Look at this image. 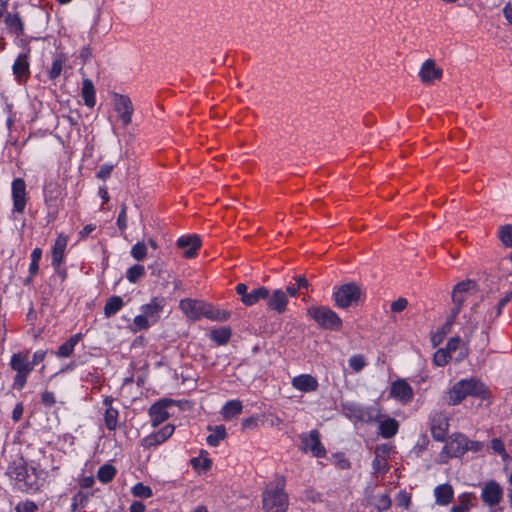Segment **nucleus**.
Returning <instances> with one entry per match:
<instances>
[{
  "label": "nucleus",
  "instance_id": "obj_11",
  "mask_svg": "<svg viewBox=\"0 0 512 512\" xmlns=\"http://www.w3.org/2000/svg\"><path fill=\"white\" fill-rule=\"evenodd\" d=\"M470 441L462 434L455 435L443 448L441 455H446L447 458L459 457L467 450L472 449L469 447Z\"/></svg>",
  "mask_w": 512,
  "mask_h": 512
},
{
  "label": "nucleus",
  "instance_id": "obj_18",
  "mask_svg": "<svg viewBox=\"0 0 512 512\" xmlns=\"http://www.w3.org/2000/svg\"><path fill=\"white\" fill-rule=\"evenodd\" d=\"M12 71L18 83H24L30 76V64L28 53H21L16 58Z\"/></svg>",
  "mask_w": 512,
  "mask_h": 512
},
{
  "label": "nucleus",
  "instance_id": "obj_8",
  "mask_svg": "<svg viewBox=\"0 0 512 512\" xmlns=\"http://www.w3.org/2000/svg\"><path fill=\"white\" fill-rule=\"evenodd\" d=\"M113 105L123 126H128L132 121V115L134 112L131 99L127 95L114 93Z\"/></svg>",
  "mask_w": 512,
  "mask_h": 512
},
{
  "label": "nucleus",
  "instance_id": "obj_55",
  "mask_svg": "<svg viewBox=\"0 0 512 512\" xmlns=\"http://www.w3.org/2000/svg\"><path fill=\"white\" fill-rule=\"evenodd\" d=\"M114 166L112 164H103L97 172V178L106 180L110 177Z\"/></svg>",
  "mask_w": 512,
  "mask_h": 512
},
{
  "label": "nucleus",
  "instance_id": "obj_16",
  "mask_svg": "<svg viewBox=\"0 0 512 512\" xmlns=\"http://www.w3.org/2000/svg\"><path fill=\"white\" fill-rule=\"evenodd\" d=\"M164 306V298L154 297L149 303L142 305L140 310L154 325L159 321Z\"/></svg>",
  "mask_w": 512,
  "mask_h": 512
},
{
  "label": "nucleus",
  "instance_id": "obj_31",
  "mask_svg": "<svg viewBox=\"0 0 512 512\" xmlns=\"http://www.w3.org/2000/svg\"><path fill=\"white\" fill-rule=\"evenodd\" d=\"M81 95L86 106L89 108H93L95 106V88L90 79L83 80Z\"/></svg>",
  "mask_w": 512,
  "mask_h": 512
},
{
  "label": "nucleus",
  "instance_id": "obj_33",
  "mask_svg": "<svg viewBox=\"0 0 512 512\" xmlns=\"http://www.w3.org/2000/svg\"><path fill=\"white\" fill-rule=\"evenodd\" d=\"M269 297V290L266 287H259L248 293V296H244L243 303L247 306H252L259 302L261 299Z\"/></svg>",
  "mask_w": 512,
  "mask_h": 512
},
{
  "label": "nucleus",
  "instance_id": "obj_26",
  "mask_svg": "<svg viewBox=\"0 0 512 512\" xmlns=\"http://www.w3.org/2000/svg\"><path fill=\"white\" fill-rule=\"evenodd\" d=\"M434 496L436 504L447 506L453 499L454 490L450 484H441L435 487Z\"/></svg>",
  "mask_w": 512,
  "mask_h": 512
},
{
  "label": "nucleus",
  "instance_id": "obj_27",
  "mask_svg": "<svg viewBox=\"0 0 512 512\" xmlns=\"http://www.w3.org/2000/svg\"><path fill=\"white\" fill-rule=\"evenodd\" d=\"M43 194L46 206L51 208L56 206V203L61 195V189L56 182L49 181L44 186Z\"/></svg>",
  "mask_w": 512,
  "mask_h": 512
},
{
  "label": "nucleus",
  "instance_id": "obj_61",
  "mask_svg": "<svg viewBox=\"0 0 512 512\" xmlns=\"http://www.w3.org/2000/svg\"><path fill=\"white\" fill-rule=\"evenodd\" d=\"M397 503L399 506L408 507L410 504V496L404 492L399 493Z\"/></svg>",
  "mask_w": 512,
  "mask_h": 512
},
{
  "label": "nucleus",
  "instance_id": "obj_4",
  "mask_svg": "<svg viewBox=\"0 0 512 512\" xmlns=\"http://www.w3.org/2000/svg\"><path fill=\"white\" fill-rule=\"evenodd\" d=\"M9 365L15 372L13 387L21 390L26 385L28 376L33 370L29 360V351L14 353L11 356Z\"/></svg>",
  "mask_w": 512,
  "mask_h": 512
},
{
  "label": "nucleus",
  "instance_id": "obj_40",
  "mask_svg": "<svg viewBox=\"0 0 512 512\" xmlns=\"http://www.w3.org/2000/svg\"><path fill=\"white\" fill-rule=\"evenodd\" d=\"M116 472L117 470L113 465L105 464L98 469L97 478L102 483H109L115 477Z\"/></svg>",
  "mask_w": 512,
  "mask_h": 512
},
{
  "label": "nucleus",
  "instance_id": "obj_9",
  "mask_svg": "<svg viewBox=\"0 0 512 512\" xmlns=\"http://www.w3.org/2000/svg\"><path fill=\"white\" fill-rule=\"evenodd\" d=\"M480 497L486 506L494 507L503 499V488L497 481L489 480L483 484Z\"/></svg>",
  "mask_w": 512,
  "mask_h": 512
},
{
  "label": "nucleus",
  "instance_id": "obj_29",
  "mask_svg": "<svg viewBox=\"0 0 512 512\" xmlns=\"http://www.w3.org/2000/svg\"><path fill=\"white\" fill-rule=\"evenodd\" d=\"M113 399L106 397L103 404L106 406L104 413V422L108 430L113 431L116 429L118 424V410L111 406Z\"/></svg>",
  "mask_w": 512,
  "mask_h": 512
},
{
  "label": "nucleus",
  "instance_id": "obj_14",
  "mask_svg": "<svg viewBox=\"0 0 512 512\" xmlns=\"http://www.w3.org/2000/svg\"><path fill=\"white\" fill-rule=\"evenodd\" d=\"M459 382L466 397L474 396L485 399L488 395L485 384L476 378L462 379Z\"/></svg>",
  "mask_w": 512,
  "mask_h": 512
},
{
  "label": "nucleus",
  "instance_id": "obj_43",
  "mask_svg": "<svg viewBox=\"0 0 512 512\" xmlns=\"http://www.w3.org/2000/svg\"><path fill=\"white\" fill-rule=\"evenodd\" d=\"M145 274V268L143 265L136 264L130 267L126 272V277L129 282L136 283Z\"/></svg>",
  "mask_w": 512,
  "mask_h": 512
},
{
  "label": "nucleus",
  "instance_id": "obj_62",
  "mask_svg": "<svg viewBox=\"0 0 512 512\" xmlns=\"http://www.w3.org/2000/svg\"><path fill=\"white\" fill-rule=\"evenodd\" d=\"M39 270V263L38 262H31L29 266V277L26 279V283H29L31 279L38 273Z\"/></svg>",
  "mask_w": 512,
  "mask_h": 512
},
{
  "label": "nucleus",
  "instance_id": "obj_1",
  "mask_svg": "<svg viewBox=\"0 0 512 512\" xmlns=\"http://www.w3.org/2000/svg\"><path fill=\"white\" fill-rule=\"evenodd\" d=\"M6 475L15 483L18 490L24 493H36L41 488L39 473L33 466H29L22 455H16L6 469Z\"/></svg>",
  "mask_w": 512,
  "mask_h": 512
},
{
  "label": "nucleus",
  "instance_id": "obj_36",
  "mask_svg": "<svg viewBox=\"0 0 512 512\" xmlns=\"http://www.w3.org/2000/svg\"><path fill=\"white\" fill-rule=\"evenodd\" d=\"M123 304V299L120 296L110 297L104 306L105 316L109 318L115 315L123 307Z\"/></svg>",
  "mask_w": 512,
  "mask_h": 512
},
{
  "label": "nucleus",
  "instance_id": "obj_45",
  "mask_svg": "<svg viewBox=\"0 0 512 512\" xmlns=\"http://www.w3.org/2000/svg\"><path fill=\"white\" fill-rule=\"evenodd\" d=\"M131 493L134 497L138 498H150L153 496L151 487L144 485L143 483H137L131 488Z\"/></svg>",
  "mask_w": 512,
  "mask_h": 512
},
{
  "label": "nucleus",
  "instance_id": "obj_44",
  "mask_svg": "<svg viewBox=\"0 0 512 512\" xmlns=\"http://www.w3.org/2000/svg\"><path fill=\"white\" fill-rule=\"evenodd\" d=\"M152 325L153 324L151 321L143 313H141L134 318L131 330L133 332H138L141 330H146Z\"/></svg>",
  "mask_w": 512,
  "mask_h": 512
},
{
  "label": "nucleus",
  "instance_id": "obj_53",
  "mask_svg": "<svg viewBox=\"0 0 512 512\" xmlns=\"http://www.w3.org/2000/svg\"><path fill=\"white\" fill-rule=\"evenodd\" d=\"M491 447L494 450V452L502 455L503 459H506L508 457L504 443L499 438H494L491 441Z\"/></svg>",
  "mask_w": 512,
  "mask_h": 512
},
{
  "label": "nucleus",
  "instance_id": "obj_2",
  "mask_svg": "<svg viewBox=\"0 0 512 512\" xmlns=\"http://www.w3.org/2000/svg\"><path fill=\"white\" fill-rule=\"evenodd\" d=\"M181 311L190 319L197 320L206 317L216 321H226L229 313L226 311L215 310L209 304L194 299H183L179 303Z\"/></svg>",
  "mask_w": 512,
  "mask_h": 512
},
{
  "label": "nucleus",
  "instance_id": "obj_24",
  "mask_svg": "<svg viewBox=\"0 0 512 512\" xmlns=\"http://www.w3.org/2000/svg\"><path fill=\"white\" fill-rule=\"evenodd\" d=\"M421 81L424 84H431L442 77V69L436 67L433 60H426L419 72Z\"/></svg>",
  "mask_w": 512,
  "mask_h": 512
},
{
  "label": "nucleus",
  "instance_id": "obj_57",
  "mask_svg": "<svg viewBox=\"0 0 512 512\" xmlns=\"http://www.w3.org/2000/svg\"><path fill=\"white\" fill-rule=\"evenodd\" d=\"M408 305V301L406 298H398L396 301L391 304V311L398 313L406 309Z\"/></svg>",
  "mask_w": 512,
  "mask_h": 512
},
{
  "label": "nucleus",
  "instance_id": "obj_10",
  "mask_svg": "<svg viewBox=\"0 0 512 512\" xmlns=\"http://www.w3.org/2000/svg\"><path fill=\"white\" fill-rule=\"evenodd\" d=\"M302 450L311 452L314 457L321 458L326 454V450L320 441V434L317 430L300 435Z\"/></svg>",
  "mask_w": 512,
  "mask_h": 512
},
{
  "label": "nucleus",
  "instance_id": "obj_49",
  "mask_svg": "<svg viewBox=\"0 0 512 512\" xmlns=\"http://www.w3.org/2000/svg\"><path fill=\"white\" fill-rule=\"evenodd\" d=\"M455 319H456V317L453 316V311H451V314L448 317L446 323L442 326L441 331L433 337V342L435 345L437 344L436 338L438 336H439V340H441L443 336H445L446 334H448L451 331V328L455 322Z\"/></svg>",
  "mask_w": 512,
  "mask_h": 512
},
{
  "label": "nucleus",
  "instance_id": "obj_25",
  "mask_svg": "<svg viewBox=\"0 0 512 512\" xmlns=\"http://www.w3.org/2000/svg\"><path fill=\"white\" fill-rule=\"evenodd\" d=\"M68 243V239L63 234H60L53 245L52 249V265L58 268L63 261L64 252Z\"/></svg>",
  "mask_w": 512,
  "mask_h": 512
},
{
  "label": "nucleus",
  "instance_id": "obj_52",
  "mask_svg": "<svg viewBox=\"0 0 512 512\" xmlns=\"http://www.w3.org/2000/svg\"><path fill=\"white\" fill-rule=\"evenodd\" d=\"M38 509L37 505L33 501H24L15 507L16 512H36Z\"/></svg>",
  "mask_w": 512,
  "mask_h": 512
},
{
  "label": "nucleus",
  "instance_id": "obj_47",
  "mask_svg": "<svg viewBox=\"0 0 512 512\" xmlns=\"http://www.w3.org/2000/svg\"><path fill=\"white\" fill-rule=\"evenodd\" d=\"M453 359V357L445 350L444 348L438 349L433 357V362L436 366L443 367L448 362Z\"/></svg>",
  "mask_w": 512,
  "mask_h": 512
},
{
  "label": "nucleus",
  "instance_id": "obj_64",
  "mask_svg": "<svg viewBox=\"0 0 512 512\" xmlns=\"http://www.w3.org/2000/svg\"><path fill=\"white\" fill-rule=\"evenodd\" d=\"M145 505L140 501H134L130 505L129 511L130 512H145Z\"/></svg>",
  "mask_w": 512,
  "mask_h": 512
},
{
  "label": "nucleus",
  "instance_id": "obj_41",
  "mask_svg": "<svg viewBox=\"0 0 512 512\" xmlns=\"http://www.w3.org/2000/svg\"><path fill=\"white\" fill-rule=\"evenodd\" d=\"M225 436V427L223 425L216 426L214 429H212V433L208 435L207 443L212 447H216L219 445L220 441H222L225 438Z\"/></svg>",
  "mask_w": 512,
  "mask_h": 512
},
{
  "label": "nucleus",
  "instance_id": "obj_17",
  "mask_svg": "<svg viewBox=\"0 0 512 512\" xmlns=\"http://www.w3.org/2000/svg\"><path fill=\"white\" fill-rule=\"evenodd\" d=\"M7 32L15 37L24 35L25 26L19 12H7L4 17Z\"/></svg>",
  "mask_w": 512,
  "mask_h": 512
},
{
  "label": "nucleus",
  "instance_id": "obj_34",
  "mask_svg": "<svg viewBox=\"0 0 512 512\" xmlns=\"http://www.w3.org/2000/svg\"><path fill=\"white\" fill-rule=\"evenodd\" d=\"M81 340V334H75L71 336L65 343H63L56 352L58 357H69L77 343Z\"/></svg>",
  "mask_w": 512,
  "mask_h": 512
},
{
  "label": "nucleus",
  "instance_id": "obj_54",
  "mask_svg": "<svg viewBox=\"0 0 512 512\" xmlns=\"http://www.w3.org/2000/svg\"><path fill=\"white\" fill-rule=\"evenodd\" d=\"M127 207L125 204H122L121 205V211L118 215V219H117V225H118V228L121 230V231H124L126 228H127Z\"/></svg>",
  "mask_w": 512,
  "mask_h": 512
},
{
  "label": "nucleus",
  "instance_id": "obj_37",
  "mask_svg": "<svg viewBox=\"0 0 512 512\" xmlns=\"http://www.w3.org/2000/svg\"><path fill=\"white\" fill-rule=\"evenodd\" d=\"M66 61L67 57L64 54H58L54 57L51 69L48 72V76L51 80H55L60 76L63 65Z\"/></svg>",
  "mask_w": 512,
  "mask_h": 512
},
{
  "label": "nucleus",
  "instance_id": "obj_12",
  "mask_svg": "<svg viewBox=\"0 0 512 512\" xmlns=\"http://www.w3.org/2000/svg\"><path fill=\"white\" fill-rule=\"evenodd\" d=\"M13 211L23 213L26 207V184L22 178H16L12 182Z\"/></svg>",
  "mask_w": 512,
  "mask_h": 512
},
{
  "label": "nucleus",
  "instance_id": "obj_23",
  "mask_svg": "<svg viewBox=\"0 0 512 512\" xmlns=\"http://www.w3.org/2000/svg\"><path fill=\"white\" fill-rule=\"evenodd\" d=\"M292 386L304 393L314 392L318 389V380L310 374H301L291 381Z\"/></svg>",
  "mask_w": 512,
  "mask_h": 512
},
{
  "label": "nucleus",
  "instance_id": "obj_42",
  "mask_svg": "<svg viewBox=\"0 0 512 512\" xmlns=\"http://www.w3.org/2000/svg\"><path fill=\"white\" fill-rule=\"evenodd\" d=\"M498 236L503 245L512 248V224L501 226L498 232ZM510 259L512 261V254Z\"/></svg>",
  "mask_w": 512,
  "mask_h": 512
},
{
  "label": "nucleus",
  "instance_id": "obj_7",
  "mask_svg": "<svg viewBox=\"0 0 512 512\" xmlns=\"http://www.w3.org/2000/svg\"><path fill=\"white\" fill-rule=\"evenodd\" d=\"M476 292V283L472 280H466L458 283L452 292V300L455 307L452 309L453 316L457 317L461 311L462 304L467 296Z\"/></svg>",
  "mask_w": 512,
  "mask_h": 512
},
{
  "label": "nucleus",
  "instance_id": "obj_15",
  "mask_svg": "<svg viewBox=\"0 0 512 512\" xmlns=\"http://www.w3.org/2000/svg\"><path fill=\"white\" fill-rule=\"evenodd\" d=\"M172 404V400L162 399L153 404L149 409L151 423L154 427L160 425L169 418L167 408Z\"/></svg>",
  "mask_w": 512,
  "mask_h": 512
},
{
  "label": "nucleus",
  "instance_id": "obj_20",
  "mask_svg": "<svg viewBox=\"0 0 512 512\" xmlns=\"http://www.w3.org/2000/svg\"><path fill=\"white\" fill-rule=\"evenodd\" d=\"M177 246L183 250V255L186 258H193L201 246V241L196 235L182 236L178 239Z\"/></svg>",
  "mask_w": 512,
  "mask_h": 512
},
{
  "label": "nucleus",
  "instance_id": "obj_21",
  "mask_svg": "<svg viewBox=\"0 0 512 512\" xmlns=\"http://www.w3.org/2000/svg\"><path fill=\"white\" fill-rule=\"evenodd\" d=\"M175 430V427L171 424H168L161 428L159 431L152 433L143 439V446L145 447H155L163 442H165L168 438H170Z\"/></svg>",
  "mask_w": 512,
  "mask_h": 512
},
{
  "label": "nucleus",
  "instance_id": "obj_46",
  "mask_svg": "<svg viewBox=\"0 0 512 512\" xmlns=\"http://www.w3.org/2000/svg\"><path fill=\"white\" fill-rule=\"evenodd\" d=\"M131 256L137 261L144 260L147 256V244L144 241L137 242L131 248Z\"/></svg>",
  "mask_w": 512,
  "mask_h": 512
},
{
  "label": "nucleus",
  "instance_id": "obj_3",
  "mask_svg": "<svg viewBox=\"0 0 512 512\" xmlns=\"http://www.w3.org/2000/svg\"><path fill=\"white\" fill-rule=\"evenodd\" d=\"M285 482L278 479L275 484L268 485L262 493V506L266 512H286L289 501L284 491Z\"/></svg>",
  "mask_w": 512,
  "mask_h": 512
},
{
  "label": "nucleus",
  "instance_id": "obj_28",
  "mask_svg": "<svg viewBox=\"0 0 512 512\" xmlns=\"http://www.w3.org/2000/svg\"><path fill=\"white\" fill-rule=\"evenodd\" d=\"M287 303L288 299L286 293L281 289H277L269 297L267 305L270 309L278 313H283L286 310Z\"/></svg>",
  "mask_w": 512,
  "mask_h": 512
},
{
  "label": "nucleus",
  "instance_id": "obj_59",
  "mask_svg": "<svg viewBox=\"0 0 512 512\" xmlns=\"http://www.w3.org/2000/svg\"><path fill=\"white\" fill-rule=\"evenodd\" d=\"M86 501V496L79 492L77 493L74 497H73V502H72V511H76L78 509L79 506H84V502Z\"/></svg>",
  "mask_w": 512,
  "mask_h": 512
},
{
  "label": "nucleus",
  "instance_id": "obj_32",
  "mask_svg": "<svg viewBox=\"0 0 512 512\" xmlns=\"http://www.w3.org/2000/svg\"><path fill=\"white\" fill-rule=\"evenodd\" d=\"M242 403L239 400H230L226 402L221 410V414L224 420H231L242 412Z\"/></svg>",
  "mask_w": 512,
  "mask_h": 512
},
{
  "label": "nucleus",
  "instance_id": "obj_60",
  "mask_svg": "<svg viewBox=\"0 0 512 512\" xmlns=\"http://www.w3.org/2000/svg\"><path fill=\"white\" fill-rule=\"evenodd\" d=\"M23 414V405L22 403H17L12 411V419L17 422L21 419Z\"/></svg>",
  "mask_w": 512,
  "mask_h": 512
},
{
  "label": "nucleus",
  "instance_id": "obj_56",
  "mask_svg": "<svg viewBox=\"0 0 512 512\" xmlns=\"http://www.w3.org/2000/svg\"><path fill=\"white\" fill-rule=\"evenodd\" d=\"M46 355H47V351L46 350H37V351H35L34 354H33L32 360L30 361V364H31L32 368L34 369L35 366H37L38 364L43 362L44 359L46 358Z\"/></svg>",
  "mask_w": 512,
  "mask_h": 512
},
{
  "label": "nucleus",
  "instance_id": "obj_13",
  "mask_svg": "<svg viewBox=\"0 0 512 512\" xmlns=\"http://www.w3.org/2000/svg\"><path fill=\"white\" fill-rule=\"evenodd\" d=\"M430 429L432 436L437 441H444L448 433V418L442 412H434L430 418Z\"/></svg>",
  "mask_w": 512,
  "mask_h": 512
},
{
  "label": "nucleus",
  "instance_id": "obj_22",
  "mask_svg": "<svg viewBox=\"0 0 512 512\" xmlns=\"http://www.w3.org/2000/svg\"><path fill=\"white\" fill-rule=\"evenodd\" d=\"M456 362L464 360L468 356V347L459 336L452 337L444 348Z\"/></svg>",
  "mask_w": 512,
  "mask_h": 512
},
{
  "label": "nucleus",
  "instance_id": "obj_63",
  "mask_svg": "<svg viewBox=\"0 0 512 512\" xmlns=\"http://www.w3.org/2000/svg\"><path fill=\"white\" fill-rule=\"evenodd\" d=\"M96 229V226L94 224H88L84 226V228L80 231L79 236L81 239H85Z\"/></svg>",
  "mask_w": 512,
  "mask_h": 512
},
{
  "label": "nucleus",
  "instance_id": "obj_5",
  "mask_svg": "<svg viewBox=\"0 0 512 512\" xmlns=\"http://www.w3.org/2000/svg\"><path fill=\"white\" fill-rule=\"evenodd\" d=\"M307 315L313 319L320 328L332 331H338L342 328L341 318L329 307L312 306L307 309Z\"/></svg>",
  "mask_w": 512,
  "mask_h": 512
},
{
  "label": "nucleus",
  "instance_id": "obj_51",
  "mask_svg": "<svg viewBox=\"0 0 512 512\" xmlns=\"http://www.w3.org/2000/svg\"><path fill=\"white\" fill-rule=\"evenodd\" d=\"M480 308L479 305L472 308V315L469 317V325L467 327V333L468 335H471L479 325V319L478 317L474 316L475 313H477V310ZM466 334V331L464 332Z\"/></svg>",
  "mask_w": 512,
  "mask_h": 512
},
{
  "label": "nucleus",
  "instance_id": "obj_30",
  "mask_svg": "<svg viewBox=\"0 0 512 512\" xmlns=\"http://www.w3.org/2000/svg\"><path fill=\"white\" fill-rule=\"evenodd\" d=\"M476 501L473 493L465 492L458 496V504L453 506L451 512H468Z\"/></svg>",
  "mask_w": 512,
  "mask_h": 512
},
{
  "label": "nucleus",
  "instance_id": "obj_58",
  "mask_svg": "<svg viewBox=\"0 0 512 512\" xmlns=\"http://www.w3.org/2000/svg\"><path fill=\"white\" fill-rule=\"evenodd\" d=\"M41 401L45 406L51 407L56 403V398L53 392L44 391L41 395Z\"/></svg>",
  "mask_w": 512,
  "mask_h": 512
},
{
  "label": "nucleus",
  "instance_id": "obj_39",
  "mask_svg": "<svg viewBox=\"0 0 512 512\" xmlns=\"http://www.w3.org/2000/svg\"><path fill=\"white\" fill-rule=\"evenodd\" d=\"M465 397H466V395L464 394V391L460 385V382L458 381L448 391L447 403L449 405L454 406V405L459 404Z\"/></svg>",
  "mask_w": 512,
  "mask_h": 512
},
{
  "label": "nucleus",
  "instance_id": "obj_6",
  "mask_svg": "<svg viewBox=\"0 0 512 512\" xmlns=\"http://www.w3.org/2000/svg\"><path fill=\"white\" fill-rule=\"evenodd\" d=\"M362 295L360 287L355 283L341 285L333 294L336 306L347 308L357 302Z\"/></svg>",
  "mask_w": 512,
  "mask_h": 512
},
{
  "label": "nucleus",
  "instance_id": "obj_48",
  "mask_svg": "<svg viewBox=\"0 0 512 512\" xmlns=\"http://www.w3.org/2000/svg\"><path fill=\"white\" fill-rule=\"evenodd\" d=\"M349 366L358 373L366 366L365 358L360 354L353 355L349 359Z\"/></svg>",
  "mask_w": 512,
  "mask_h": 512
},
{
  "label": "nucleus",
  "instance_id": "obj_38",
  "mask_svg": "<svg viewBox=\"0 0 512 512\" xmlns=\"http://www.w3.org/2000/svg\"><path fill=\"white\" fill-rule=\"evenodd\" d=\"M231 337V330L228 327H221L210 332V338L218 345H225Z\"/></svg>",
  "mask_w": 512,
  "mask_h": 512
},
{
  "label": "nucleus",
  "instance_id": "obj_19",
  "mask_svg": "<svg viewBox=\"0 0 512 512\" xmlns=\"http://www.w3.org/2000/svg\"><path fill=\"white\" fill-rule=\"evenodd\" d=\"M390 395L402 403H408L413 399L412 387L402 379L392 383Z\"/></svg>",
  "mask_w": 512,
  "mask_h": 512
},
{
  "label": "nucleus",
  "instance_id": "obj_35",
  "mask_svg": "<svg viewBox=\"0 0 512 512\" xmlns=\"http://www.w3.org/2000/svg\"><path fill=\"white\" fill-rule=\"evenodd\" d=\"M398 422L393 418H388L380 423V434L383 438H391L398 431Z\"/></svg>",
  "mask_w": 512,
  "mask_h": 512
},
{
  "label": "nucleus",
  "instance_id": "obj_50",
  "mask_svg": "<svg viewBox=\"0 0 512 512\" xmlns=\"http://www.w3.org/2000/svg\"><path fill=\"white\" fill-rule=\"evenodd\" d=\"M373 469L375 473H385L387 470V461L385 457L376 454L373 463H372Z\"/></svg>",
  "mask_w": 512,
  "mask_h": 512
}]
</instances>
